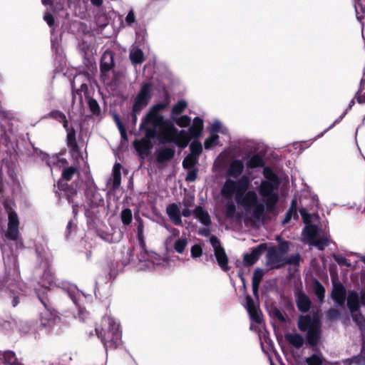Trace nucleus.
<instances>
[{"mask_svg": "<svg viewBox=\"0 0 365 365\" xmlns=\"http://www.w3.org/2000/svg\"><path fill=\"white\" fill-rule=\"evenodd\" d=\"M250 185V180L247 175L242 176L238 180L227 179L221 188L220 194L222 197L230 200L225 205V214L228 218L237 220L241 217L232 202L235 198L237 204L244 209L245 221L254 225L262 219L266 210L264 205L259 202L255 191L247 192Z\"/></svg>", "mask_w": 365, "mask_h": 365, "instance_id": "f257e3e1", "label": "nucleus"}, {"mask_svg": "<svg viewBox=\"0 0 365 365\" xmlns=\"http://www.w3.org/2000/svg\"><path fill=\"white\" fill-rule=\"evenodd\" d=\"M168 103H158L152 106L143 118L140 129L145 132L148 138L160 134L165 141L173 143L179 147L185 148L190 141L188 133L185 130H178L165 120L161 111Z\"/></svg>", "mask_w": 365, "mask_h": 365, "instance_id": "f03ea898", "label": "nucleus"}, {"mask_svg": "<svg viewBox=\"0 0 365 365\" xmlns=\"http://www.w3.org/2000/svg\"><path fill=\"white\" fill-rule=\"evenodd\" d=\"M265 178L257 188L261 197L264 198V205L267 212H272L275 210L279 199V180L277 175L268 167L263 170Z\"/></svg>", "mask_w": 365, "mask_h": 365, "instance_id": "7ed1b4c3", "label": "nucleus"}, {"mask_svg": "<svg viewBox=\"0 0 365 365\" xmlns=\"http://www.w3.org/2000/svg\"><path fill=\"white\" fill-rule=\"evenodd\" d=\"M96 332L106 351L108 349H115L120 344V324L109 316L102 318L101 327H96Z\"/></svg>", "mask_w": 365, "mask_h": 365, "instance_id": "20e7f679", "label": "nucleus"}, {"mask_svg": "<svg viewBox=\"0 0 365 365\" xmlns=\"http://www.w3.org/2000/svg\"><path fill=\"white\" fill-rule=\"evenodd\" d=\"M4 208L8 213V228L5 237L11 240L15 241L18 248H24V244L19 237V220L17 214L13 211L14 202L11 200H6L4 202Z\"/></svg>", "mask_w": 365, "mask_h": 365, "instance_id": "39448f33", "label": "nucleus"}, {"mask_svg": "<svg viewBox=\"0 0 365 365\" xmlns=\"http://www.w3.org/2000/svg\"><path fill=\"white\" fill-rule=\"evenodd\" d=\"M38 296L44 307L43 310L40 312V331L44 334H48L59 325L61 319L57 312L51 308L47 299L40 297L38 294Z\"/></svg>", "mask_w": 365, "mask_h": 365, "instance_id": "423d86ee", "label": "nucleus"}, {"mask_svg": "<svg viewBox=\"0 0 365 365\" xmlns=\"http://www.w3.org/2000/svg\"><path fill=\"white\" fill-rule=\"evenodd\" d=\"M302 235L306 243L317 247L319 250H323L329 245V236L317 226H306L302 231Z\"/></svg>", "mask_w": 365, "mask_h": 365, "instance_id": "0eeeda50", "label": "nucleus"}, {"mask_svg": "<svg viewBox=\"0 0 365 365\" xmlns=\"http://www.w3.org/2000/svg\"><path fill=\"white\" fill-rule=\"evenodd\" d=\"M289 250L286 241L279 243L278 247L269 248L267 252V265L272 269H279L285 265V255Z\"/></svg>", "mask_w": 365, "mask_h": 365, "instance_id": "6e6552de", "label": "nucleus"}, {"mask_svg": "<svg viewBox=\"0 0 365 365\" xmlns=\"http://www.w3.org/2000/svg\"><path fill=\"white\" fill-rule=\"evenodd\" d=\"M139 260L145 263L148 268L155 267H166L169 264L168 259L162 257L155 252H148L145 250V245H140V252L138 256Z\"/></svg>", "mask_w": 365, "mask_h": 365, "instance_id": "1a4fd4ad", "label": "nucleus"}, {"mask_svg": "<svg viewBox=\"0 0 365 365\" xmlns=\"http://www.w3.org/2000/svg\"><path fill=\"white\" fill-rule=\"evenodd\" d=\"M150 98L151 84L149 83H144L135 98L133 112L140 113L148 105Z\"/></svg>", "mask_w": 365, "mask_h": 365, "instance_id": "9d476101", "label": "nucleus"}, {"mask_svg": "<svg viewBox=\"0 0 365 365\" xmlns=\"http://www.w3.org/2000/svg\"><path fill=\"white\" fill-rule=\"evenodd\" d=\"M210 242L213 247L218 265L223 271H228L230 269L228 266V257L224 248L221 247L219 240L215 236L212 235L210 238Z\"/></svg>", "mask_w": 365, "mask_h": 365, "instance_id": "9b49d317", "label": "nucleus"}, {"mask_svg": "<svg viewBox=\"0 0 365 365\" xmlns=\"http://www.w3.org/2000/svg\"><path fill=\"white\" fill-rule=\"evenodd\" d=\"M88 77L85 74H78L74 77V80L71 83L73 102L76 100L77 96H78L79 101L81 102V93H87L88 85L85 82V80Z\"/></svg>", "mask_w": 365, "mask_h": 365, "instance_id": "f8f14e48", "label": "nucleus"}, {"mask_svg": "<svg viewBox=\"0 0 365 365\" xmlns=\"http://www.w3.org/2000/svg\"><path fill=\"white\" fill-rule=\"evenodd\" d=\"M43 5L53 6V14L58 15L62 18H66L68 13L66 10L70 8L73 4L72 0H41Z\"/></svg>", "mask_w": 365, "mask_h": 365, "instance_id": "ddd939ff", "label": "nucleus"}, {"mask_svg": "<svg viewBox=\"0 0 365 365\" xmlns=\"http://www.w3.org/2000/svg\"><path fill=\"white\" fill-rule=\"evenodd\" d=\"M245 307L249 313L250 319L252 321L260 324L262 319L261 312L259 310L258 306L249 295L246 297Z\"/></svg>", "mask_w": 365, "mask_h": 365, "instance_id": "4468645a", "label": "nucleus"}, {"mask_svg": "<svg viewBox=\"0 0 365 365\" xmlns=\"http://www.w3.org/2000/svg\"><path fill=\"white\" fill-rule=\"evenodd\" d=\"M244 170V163L241 160H234L228 165L226 171V180L238 178Z\"/></svg>", "mask_w": 365, "mask_h": 365, "instance_id": "2eb2a0df", "label": "nucleus"}, {"mask_svg": "<svg viewBox=\"0 0 365 365\" xmlns=\"http://www.w3.org/2000/svg\"><path fill=\"white\" fill-rule=\"evenodd\" d=\"M320 321L317 317L309 315L300 316L298 320V327L300 331H305L312 329L314 326L320 325Z\"/></svg>", "mask_w": 365, "mask_h": 365, "instance_id": "dca6fc26", "label": "nucleus"}, {"mask_svg": "<svg viewBox=\"0 0 365 365\" xmlns=\"http://www.w3.org/2000/svg\"><path fill=\"white\" fill-rule=\"evenodd\" d=\"M39 155L43 160H45L46 164L52 170L55 167L61 168L64 166L67 161L64 158H61L57 155L48 156L47 154L39 151Z\"/></svg>", "mask_w": 365, "mask_h": 365, "instance_id": "f3484780", "label": "nucleus"}, {"mask_svg": "<svg viewBox=\"0 0 365 365\" xmlns=\"http://www.w3.org/2000/svg\"><path fill=\"white\" fill-rule=\"evenodd\" d=\"M67 145L72 155H78L80 154V149L76 140V131L71 128H67Z\"/></svg>", "mask_w": 365, "mask_h": 365, "instance_id": "a211bd4d", "label": "nucleus"}, {"mask_svg": "<svg viewBox=\"0 0 365 365\" xmlns=\"http://www.w3.org/2000/svg\"><path fill=\"white\" fill-rule=\"evenodd\" d=\"M86 199L91 205L98 206L103 202V197L94 186L89 187L85 192Z\"/></svg>", "mask_w": 365, "mask_h": 365, "instance_id": "6ab92c4d", "label": "nucleus"}, {"mask_svg": "<svg viewBox=\"0 0 365 365\" xmlns=\"http://www.w3.org/2000/svg\"><path fill=\"white\" fill-rule=\"evenodd\" d=\"M332 299L336 305L342 306L345 302L346 292L341 284L334 286L331 293Z\"/></svg>", "mask_w": 365, "mask_h": 365, "instance_id": "aec40b11", "label": "nucleus"}, {"mask_svg": "<svg viewBox=\"0 0 365 365\" xmlns=\"http://www.w3.org/2000/svg\"><path fill=\"white\" fill-rule=\"evenodd\" d=\"M166 212L170 220L176 225L182 223V220L180 215V210L176 204H170L166 208Z\"/></svg>", "mask_w": 365, "mask_h": 365, "instance_id": "412c9836", "label": "nucleus"}, {"mask_svg": "<svg viewBox=\"0 0 365 365\" xmlns=\"http://www.w3.org/2000/svg\"><path fill=\"white\" fill-rule=\"evenodd\" d=\"M307 331V341L308 344L310 346L317 345L320 339L321 324L314 326L313 329Z\"/></svg>", "mask_w": 365, "mask_h": 365, "instance_id": "4be33fe9", "label": "nucleus"}, {"mask_svg": "<svg viewBox=\"0 0 365 365\" xmlns=\"http://www.w3.org/2000/svg\"><path fill=\"white\" fill-rule=\"evenodd\" d=\"M113 54L110 51H106L101 60V71L103 73H105L110 70L113 66Z\"/></svg>", "mask_w": 365, "mask_h": 365, "instance_id": "5701e85b", "label": "nucleus"}, {"mask_svg": "<svg viewBox=\"0 0 365 365\" xmlns=\"http://www.w3.org/2000/svg\"><path fill=\"white\" fill-rule=\"evenodd\" d=\"M296 303L298 309L302 312H307L311 307V301L309 298L303 292H299L297 296Z\"/></svg>", "mask_w": 365, "mask_h": 365, "instance_id": "b1692460", "label": "nucleus"}, {"mask_svg": "<svg viewBox=\"0 0 365 365\" xmlns=\"http://www.w3.org/2000/svg\"><path fill=\"white\" fill-rule=\"evenodd\" d=\"M347 305L351 313L359 311L360 307L359 297L356 292H350L349 293Z\"/></svg>", "mask_w": 365, "mask_h": 365, "instance_id": "393cba45", "label": "nucleus"}, {"mask_svg": "<svg viewBox=\"0 0 365 365\" xmlns=\"http://www.w3.org/2000/svg\"><path fill=\"white\" fill-rule=\"evenodd\" d=\"M203 129V121L199 118L196 117L193 120L192 125L189 128V133L193 138H198Z\"/></svg>", "mask_w": 365, "mask_h": 365, "instance_id": "a878e982", "label": "nucleus"}, {"mask_svg": "<svg viewBox=\"0 0 365 365\" xmlns=\"http://www.w3.org/2000/svg\"><path fill=\"white\" fill-rule=\"evenodd\" d=\"M187 244L188 240L187 237L185 236H182L173 241L169 250L173 248L176 252L182 254L187 246Z\"/></svg>", "mask_w": 365, "mask_h": 365, "instance_id": "bb28decb", "label": "nucleus"}, {"mask_svg": "<svg viewBox=\"0 0 365 365\" xmlns=\"http://www.w3.org/2000/svg\"><path fill=\"white\" fill-rule=\"evenodd\" d=\"M194 215L202 224L207 226L211 224V219L208 212L202 207H198L194 210Z\"/></svg>", "mask_w": 365, "mask_h": 365, "instance_id": "cd10ccee", "label": "nucleus"}, {"mask_svg": "<svg viewBox=\"0 0 365 365\" xmlns=\"http://www.w3.org/2000/svg\"><path fill=\"white\" fill-rule=\"evenodd\" d=\"M264 276V272L262 269H255L253 277H252V291L253 294L255 297H258V289L260 284V282Z\"/></svg>", "mask_w": 365, "mask_h": 365, "instance_id": "c85d7f7f", "label": "nucleus"}, {"mask_svg": "<svg viewBox=\"0 0 365 365\" xmlns=\"http://www.w3.org/2000/svg\"><path fill=\"white\" fill-rule=\"evenodd\" d=\"M133 145L139 155L145 154L150 148V143L146 138L135 140Z\"/></svg>", "mask_w": 365, "mask_h": 365, "instance_id": "c756f323", "label": "nucleus"}, {"mask_svg": "<svg viewBox=\"0 0 365 365\" xmlns=\"http://www.w3.org/2000/svg\"><path fill=\"white\" fill-rule=\"evenodd\" d=\"M285 339L289 341L290 344L297 349L301 348L304 342L303 336L299 334H286Z\"/></svg>", "mask_w": 365, "mask_h": 365, "instance_id": "7c9ffc66", "label": "nucleus"}, {"mask_svg": "<svg viewBox=\"0 0 365 365\" xmlns=\"http://www.w3.org/2000/svg\"><path fill=\"white\" fill-rule=\"evenodd\" d=\"M175 154V150L170 148H165L160 150L157 154V160L159 163H164L170 160Z\"/></svg>", "mask_w": 365, "mask_h": 365, "instance_id": "2f4dec72", "label": "nucleus"}, {"mask_svg": "<svg viewBox=\"0 0 365 365\" xmlns=\"http://www.w3.org/2000/svg\"><path fill=\"white\" fill-rule=\"evenodd\" d=\"M40 284L43 287L50 289L55 284L53 275L48 271L44 272L40 279Z\"/></svg>", "mask_w": 365, "mask_h": 365, "instance_id": "473e14b6", "label": "nucleus"}, {"mask_svg": "<svg viewBox=\"0 0 365 365\" xmlns=\"http://www.w3.org/2000/svg\"><path fill=\"white\" fill-rule=\"evenodd\" d=\"M130 58L134 64L141 63L144 61L143 53L139 48L134 47L130 52Z\"/></svg>", "mask_w": 365, "mask_h": 365, "instance_id": "72a5a7b5", "label": "nucleus"}, {"mask_svg": "<svg viewBox=\"0 0 365 365\" xmlns=\"http://www.w3.org/2000/svg\"><path fill=\"white\" fill-rule=\"evenodd\" d=\"M47 117L52 118L59 121L60 123H62L64 128L66 130H67V128H70L68 126V121L66 120V116L63 112L59 111V110H53L48 114Z\"/></svg>", "mask_w": 365, "mask_h": 365, "instance_id": "f704fd0d", "label": "nucleus"}, {"mask_svg": "<svg viewBox=\"0 0 365 365\" xmlns=\"http://www.w3.org/2000/svg\"><path fill=\"white\" fill-rule=\"evenodd\" d=\"M120 163H115L113 168V186L115 188L118 187L120 184Z\"/></svg>", "mask_w": 365, "mask_h": 365, "instance_id": "c9c22d12", "label": "nucleus"}, {"mask_svg": "<svg viewBox=\"0 0 365 365\" xmlns=\"http://www.w3.org/2000/svg\"><path fill=\"white\" fill-rule=\"evenodd\" d=\"M263 160L257 155H254L247 161V165L250 168H256L262 166Z\"/></svg>", "mask_w": 365, "mask_h": 365, "instance_id": "e433bc0d", "label": "nucleus"}, {"mask_svg": "<svg viewBox=\"0 0 365 365\" xmlns=\"http://www.w3.org/2000/svg\"><path fill=\"white\" fill-rule=\"evenodd\" d=\"M5 361L10 365H22L21 362L18 360L13 351H8L4 355Z\"/></svg>", "mask_w": 365, "mask_h": 365, "instance_id": "4c0bfd02", "label": "nucleus"}, {"mask_svg": "<svg viewBox=\"0 0 365 365\" xmlns=\"http://www.w3.org/2000/svg\"><path fill=\"white\" fill-rule=\"evenodd\" d=\"M78 174V170L73 166L67 167L62 171V178L65 180H70L76 175Z\"/></svg>", "mask_w": 365, "mask_h": 365, "instance_id": "58836bf2", "label": "nucleus"}, {"mask_svg": "<svg viewBox=\"0 0 365 365\" xmlns=\"http://www.w3.org/2000/svg\"><path fill=\"white\" fill-rule=\"evenodd\" d=\"M219 136L216 133H210V136L207 138L204 143L205 148L210 149L214 145H219L218 143Z\"/></svg>", "mask_w": 365, "mask_h": 365, "instance_id": "ea45409f", "label": "nucleus"}, {"mask_svg": "<svg viewBox=\"0 0 365 365\" xmlns=\"http://www.w3.org/2000/svg\"><path fill=\"white\" fill-rule=\"evenodd\" d=\"M121 220L124 225H128L132 222V212L129 208L123 209L120 213Z\"/></svg>", "mask_w": 365, "mask_h": 365, "instance_id": "a19ab883", "label": "nucleus"}, {"mask_svg": "<svg viewBox=\"0 0 365 365\" xmlns=\"http://www.w3.org/2000/svg\"><path fill=\"white\" fill-rule=\"evenodd\" d=\"M167 227V229L169 230V232L171 234V235L170 237H168L165 240V242L166 250H169V247H171V243L173 242L174 239L176 237L179 236L180 231L178 229H176V228H168V227Z\"/></svg>", "mask_w": 365, "mask_h": 365, "instance_id": "79ce46f5", "label": "nucleus"}, {"mask_svg": "<svg viewBox=\"0 0 365 365\" xmlns=\"http://www.w3.org/2000/svg\"><path fill=\"white\" fill-rule=\"evenodd\" d=\"M354 321L359 325V329L362 331L365 327V317L361 313L354 312L351 313Z\"/></svg>", "mask_w": 365, "mask_h": 365, "instance_id": "37998d69", "label": "nucleus"}, {"mask_svg": "<svg viewBox=\"0 0 365 365\" xmlns=\"http://www.w3.org/2000/svg\"><path fill=\"white\" fill-rule=\"evenodd\" d=\"M314 293L317 295L319 301L322 302L324 299L325 289L323 285L318 281L316 282L314 285Z\"/></svg>", "mask_w": 365, "mask_h": 365, "instance_id": "c03bdc74", "label": "nucleus"}, {"mask_svg": "<svg viewBox=\"0 0 365 365\" xmlns=\"http://www.w3.org/2000/svg\"><path fill=\"white\" fill-rule=\"evenodd\" d=\"M324 359L321 354H313L306 359V362L308 365H322Z\"/></svg>", "mask_w": 365, "mask_h": 365, "instance_id": "a18cd8bd", "label": "nucleus"}, {"mask_svg": "<svg viewBox=\"0 0 365 365\" xmlns=\"http://www.w3.org/2000/svg\"><path fill=\"white\" fill-rule=\"evenodd\" d=\"M243 260L246 265L253 264L257 260V252L253 250L251 254L245 255Z\"/></svg>", "mask_w": 365, "mask_h": 365, "instance_id": "49530a36", "label": "nucleus"}, {"mask_svg": "<svg viewBox=\"0 0 365 365\" xmlns=\"http://www.w3.org/2000/svg\"><path fill=\"white\" fill-rule=\"evenodd\" d=\"M143 223L141 220H139L137 225V237L139 241L140 245L145 246L144 235H143Z\"/></svg>", "mask_w": 365, "mask_h": 365, "instance_id": "de8ad7c7", "label": "nucleus"}, {"mask_svg": "<svg viewBox=\"0 0 365 365\" xmlns=\"http://www.w3.org/2000/svg\"><path fill=\"white\" fill-rule=\"evenodd\" d=\"M187 103L185 101H178L173 108L172 113L173 115H179L186 108Z\"/></svg>", "mask_w": 365, "mask_h": 365, "instance_id": "09e8293b", "label": "nucleus"}, {"mask_svg": "<svg viewBox=\"0 0 365 365\" xmlns=\"http://www.w3.org/2000/svg\"><path fill=\"white\" fill-rule=\"evenodd\" d=\"M190 151L194 157H197L202 152V148L200 143L193 141L190 145Z\"/></svg>", "mask_w": 365, "mask_h": 365, "instance_id": "8fccbe9b", "label": "nucleus"}, {"mask_svg": "<svg viewBox=\"0 0 365 365\" xmlns=\"http://www.w3.org/2000/svg\"><path fill=\"white\" fill-rule=\"evenodd\" d=\"M197 158L193 155H188L182 161V166L185 168H192L197 163Z\"/></svg>", "mask_w": 365, "mask_h": 365, "instance_id": "3c124183", "label": "nucleus"}, {"mask_svg": "<svg viewBox=\"0 0 365 365\" xmlns=\"http://www.w3.org/2000/svg\"><path fill=\"white\" fill-rule=\"evenodd\" d=\"M332 257L339 266L349 267L351 265L347 259L341 255L334 254Z\"/></svg>", "mask_w": 365, "mask_h": 365, "instance_id": "603ef678", "label": "nucleus"}, {"mask_svg": "<svg viewBox=\"0 0 365 365\" xmlns=\"http://www.w3.org/2000/svg\"><path fill=\"white\" fill-rule=\"evenodd\" d=\"M300 255L299 254L292 255L289 257H285V265L292 264L298 265L299 264Z\"/></svg>", "mask_w": 365, "mask_h": 365, "instance_id": "864d4df0", "label": "nucleus"}, {"mask_svg": "<svg viewBox=\"0 0 365 365\" xmlns=\"http://www.w3.org/2000/svg\"><path fill=\"white\" fill-rule=\"evenodd\" d=\"M95 19H96V24L99 27H104L108 23V20L104 14H98L96 16Z\"/></svg>", "mask_w": 365, "mask_h": 365, "instance_id": "5fc2aeb1", "label": "nucleus"}, {"mask_svg": "<svg viewBox=\"0 0 365 365\" xmlns=\"http://www.w3.org/2000/svg\"><path fill=\"white\" fill-rule=\"evenodd\" d=\"M364 79L361 80L360 87L359 91L356 93L355 97L356 98L357 102L359 103H365V93L362 94L361 92L364 90Z\"/></svg>", "mask_w": 365, "mask_h": 365, "instance_id": "6e6d98bb", "label": "nucleus"}, {"mask_svg": "<svg viewBox=\"0 0 365 365\" xmlns=\"http://www.w3.org/2000/svg\"><path fill=\"white\" fill-rule=\"evenodd\" d=\"M135 21V16L134 11L130 9L125 19V24L127 26H130Z\"/></svg>", "mask_w": 365, "mask_h": 365, "instance_id": "4d7b16f0", "label": "nucleus"}, {"mask_svg": "<svg viewBox=\"0 0 365 365\" xmlns=\"http://www.w3.org/2000/svg\"><path fill=\"white\" fill-rule=\"evenodd\" d=\"M222 123L220 120H215L212 122V123L210 125V133H216L217 132H220L222 129Z\"/></svg>", "mask_w": 365, "mask_h": 365, "instance_id": "13d9d810", "label": "nucleus"}, {"mask_svg": "<svg viewBox=\"0 0 365 365\" xmlns=\"http://www.w3.org/2000/svg\"><path fill=\"white\" fill-rule=\"evenodd\" d=\"M113 117H114L115 122V123H116V125H117V126H118V129L120 130V133L121 135L123 137L125 136L126 135V131H125V128H124V126H123V123H122L119 116L117 114H115Z\"/></svg>", "mask_w": 365, "mask_h": 365, "instance_id": "bf43d9fd", "label": "nucleus"}, {"mask_svg": "<svg viewBox=\"0 0 365 365\" xmlns=\"http://www.w3.org/2000/svg\"><path fill=\"white\" fill-rule=\"evenodd\" d=\"M202 250L199 245H195L191 247V256L193 258L198 257L202 255Z\"/></svg>", "mask_w": 365, "mask_h": 365, "instance_id": "052dcab7", "label": "nucleus"}, {"mask_svg": "<svg viewBox=\"0 0 365 365\" xmlns=\"http://www.w3.org/2000/svg\"><path fill=\"white\" fill-rule=\"evenodd\" d=\"M68 296L71 298L74 304H77V297L76 294H78V291L76 287L72 286L70 287L67 290Z\"/></svg>", "mask_w": 365, "mask_h": 365, "instance_id": "680f3d73", "label": "nucleus"}, {"mask_svg": "<svg viewBox=\"0 0 365 365\" xmlns=\"http://www.w3.org/2000/svg\"><path fill=\"white\" fill-rule=\"evenodd\" d=\"M190 117L183 115L178 120L177 124L180 127H187L190 125Z\"/></svg>", "mask_w": 365, "mask_h": 365, "instance_id": "e2e57ef3", "label": "nucleus"}, {"mask_svg": "<svg viewBox=\"0 0 365 365\" xmlns=\"http://www.w3.org/2000/svg\"><path fill=\"white\" fill-rule=\"evenodd\" d=\"M327 317L330 320H336L339 317V313L337 310L334 309H331L327 312Z\"/></svg>", "mask_w": 365, "mask_h": 365, "instance_id": "0e129e2a", "label": "nucleus"}, {"mask_svg": "<svg viewBox=\"0 0 365 365\" xmlns=\"http://www.w3.org/2000/svg\"><path fill=\"white\" fill-rule=\"evenodd\" d=\"M88 105H89V108H90L91 110L93 113H97L99 111V106L96 100L92 99V98L89 99Z\"/></svg>", "mask_w": 365, "mask_h": 365, "instance_id": "69168bd1", "label": "nucleus"}, {"mask_svg": "<svg viewBox=\"0 0 365 365\" xmlns=\"http://www.w3.org/2000/svg\"><path fill=\"white\" fill-rule=\"evenodd\" d=\"M197 178V170L195 169H192L188 171L187 176L185 178L186 181L193 182Z\"/></svg>", "mask_w": 365, "mask_h": 365, "instance_id": "338daca9", "label": "nucleus"}, {"mask_svg": "<svg viewBox=\"0 0 365 365\" xmlns=\"http://www.w3.org/2000/svg\"><path fill=\"white\" fill-rule=\"evenodd\" d=\"M43 19L50 27H52L53 26L54 19L52 14L49 11H46L45 13Z\"/></svg>", "mask_w": 365, "mask_h": 365, "instance_id": "774afa93", "label": "nucleus"}]
</instances>
